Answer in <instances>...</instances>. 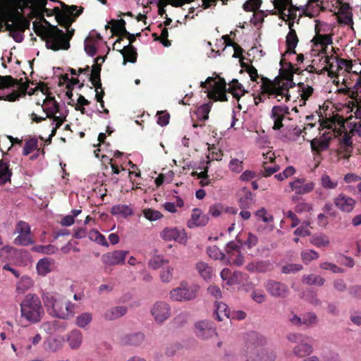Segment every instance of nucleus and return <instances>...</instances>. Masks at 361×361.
Masks as SVG:
<instances>
[{
    "label": "nucleus",
    "mask_w": 361,
    "mask_h": 361,
    "mask_svg": "<svg viewBox=\"0 0 361 361\" xmlns=\"http://www.w3.org/2000/svg\"><path fill=\"white\" fill-rule=\"evenodd\" d=\"M13 175L12 170L10 169L8 160L3 155L0 160V185H5L6 183H11V178Z\"/></svg>",
    "instance_id": "nucleus-27"
},
{
    "label": "nucleus",
    "mask_w": 361,
    "mask_h": 361,
    "mask_svg": "<svg viewBox=\"0 0 361 361\" xmlns=\"http://www.w3.org/2000/svg\"><path fill=\"white\" fill-rule=\"evenodd\" d=\"M262 85L260 89L262 90V93L267 94L269 97L277 98L280 96L281 98L286 97V102L290 99L289 94L290 88L295 86V83H290L285 81L281 78H275L274 80L262 76Z\"/></svg>",
    "instance_id": "nucleus-4"
},
{
    "label": "nucleus",
    "mask_w": 361,
    "mask_h": 361,
    "mask_svg": "<svg viewBox=\"0 0 361 361\" xmlns=\"http://www.w3.org/2000/svg\"><path fill=\"white\" fill-rule=\"evenodd\" d=\"M82 342V334L78 329L72 330L68 335V343L71 349H78Z\"/></svg>",
    "instance_id": "nucleus-35"
},
{
    "label": "nucleus",
    "mask_w": 361,
    "mask_h": 361,
    "mask_svg": "<svg viewBox=\"0 0 361 361\" xmlns=\"http://www.w3.org/2000/svg\"><path fill=\"white\" fill-rule=\"evenodd\" d=\"M302 262L307 264L311 261L319 258V255L317 252L313 250H305L301 252L300 254Z\"/></svg>",
    "instance_id": "nucleus-49"
},
{
    "label": "nucleus",
    "mask_w": 361,
    "mask_h": 361,
    "mask_svg": "<svg viewBox=\"0 0 361 361\" xmlns=\"http://www.w3.org/2000/svg\"><path fill=\"white\" fill-rule=\"evenodd\" d=\"M335 61L337 63V69L345 68L347 71L350 72L353 68V62L351 60L335 57Z\"/></svg>",
    "instance_id": "nucleus-62"
},
{
    "label": "nucleus",
    "mask_w": 361,
    "mask_h": 361,
    "mask_svg": "<svg viewBox=\"0 0 361 361\" xmlns=\"http://www.w3.org/2000/svg\"><path fill=\"white\" fill-rule=\"evenodd\" d=\"M123 56V65H126L127 62L135 63L137 61V51L132 44L124 46L122 49H117Z\"/></svg>",
    "instance_id": "nucleus-30"
},
{
    "label": "nucleus",
    "mask_w": 361,
    "mask_h": 361,
    "mask_svg": "<svg viewBox=\"0 0 361 361\" xmlns=\"http://www.w3.org/2000/svg\"><path fill=\"white\" fill-rule=\"evenodd\" d=\"M195 0H159L158 7L161 6L165 7L167 4H170L173 7H181L185 4H190Z\"/></svg>",
    "instance_id": "nucleus-54"
},
{
    "label": "nucleus",
    "mask_w": 361,
    "mask_h": 361,
    "mask_svg": "<svg viewBox=\"0 0 361 361\" xmlns=\"http://www.w3.org/2000/svg\"><path fill=\"white\" fill-rule=\"evenodd\" d=\"M319 184L324 189L335 190L338 185V181L337 179L332 178L326 173H324L321 176Z\"/></svg>",
    "instance_id": "nucleus-39"
},
{
    "label": "nucleus",
    "mask_w": 361,
    "mask_h": 361,
    "mask_svg": "<svg viewBox=\"0 0 361 361\" xmlns=\"http://www.w3.org/2000/svg\"><path fill=\"white\" fill-rule=\"evenodd\" d=\"M83 10V7L80 6L78 8L75 5L68 6L63 4V11L59 7H55L56 20L61 26L68 29L73 22L75 21V18L82 13Z\"/></svg>",
    "instance_id": "nucleus-7"
},
{
    "label": "nucleus",
    "mask_w": 361,
    "mask_h": 361,
    "mask_svg": "<svg viewBox=\"0 0 361 361\" xmlns=\"http://www.w3.org/2000/svg\"><path fill=\"white\" fill-rule=\"evenodd\" d=\"M54 259L49 257H44L39 260L36 265V269L39 275L45 276L53 270Z\"/></svg>",
    "instance_id": "nucleus-31"
},
{
    "label": "nucleus",
    "mask_w": 361,
    "mask_h": 361,
    "mask_svg": "<svg viewBox=\"0 0 361 361\" xmlns=\"http://www.w3.org/2000/svg\"><path fill=\"white\" fill-rule=\"evenodd\" d=\"M168 263L169 260L164 259L161 258L160 256H156L149 260V266L154 269H157L163 266L164 264Z\"/></svg>",
    "instance_id": "nucleus-63"
},
{
    "label": "nucleus",
    "mask_w": 361,
    "mask_h": 361,
    "mask_svg": "<svg viewBox=\"0 0 361 361\" xmlns=\"http://www.w3.org/2000/svg\"><path fill=\"white\" fill-rule=\"evenodd\" d=\"M32 250L35 252L43 253L45 255L54 254L58 248L54 245H37L32 247Z\"/></svg>",
    "instance_id": "nucleus-48"
},
{
    "label": "nucleus",
    "mask_w": 361,
    "mask_h": 361,
    "mask_svg": "<svg viewBox=\"0 0 361 361\" xmlns=\"http://www.w3.org/2000/svg\"><path fill=\"white\" fill-rule=\"evenodd\" d=\"M20 306L21 317L31 323L39 322L44 314L41 300L35 294L26 295Z\"/></svg>",
    "instance_id": "nucleus-3"
},
{
    "label": "nucleus",
    "mask_w": 361,
    "mask_h": 361,
    "mask_svg": "<svg viewBox=\"0 0 361 361\" xmlns=\"http://www.w3.org/2000/svg\"><path fill=\"white\" fill-rule=\"evenodd\" d=\"M160 236L165 241L175 240L183 245H185L188 241V236L185 230L176 227L165 228L161 232Z\"/></svg>",
    "instance_id": "nucleus-13"
},
{
    "label": "nucleus",
    "mask_w": 361,
    "mask_h": 361,
    "mask_svg": "<svg viewBox=\"0 0 361 361\" xmlns=\"http://www.w3.org/2000/svg\"><path fill=\"white\" fill-rule=\"evenodd\" d=\"M19 81H22V78L18 80L13 78L11 75H0V90L17 86Z\"/></svg>",
    "instance_id": "nucleus-43"
},
{
    "label": "nucleus",
    "mask_w": 361,
    "mask_h": 361,
    "mask_svg": "<svg viewBox=\"0 0 361 361\" xmlns=\"http://www.w3.org/2000/svg\"><path fill=\"white\" fill-rule=\"evenodd\" d=\"M2 18L5 20V24L9 23V25H18L25 23V22H30V20L25 18L17 8L5 13L2 12Z\"/></svg>",
    "instance_id": "nucleus-22"
},
{
    "label": "nucleus",
    "mask_w": 361,
    "mask_h": 361,
    "mask_svg": "<svg viewBox=\"0 0 361 361\" xmlns=\"http://www.w3.org/2000/svg\"><path fill=\"white\" fill-rule=\"evenodd\" d=\"M209 221V217L197 208L192 210L191 218L188 222L189 228H195L205 226Z\"/></svg>",
    "instance_id": "nucleus-25"
},
{
    "label": "nucleus",
    "mask_w": 361,
    "mask_h": 361,
    "mask_svg": "<svg viewBox=\"0 0 361 361\" xmlns=\"http://www.w3.org/2000/svg\"><path fill=\"white\" fill-rule=\"evenodd\" d=\"M85 51L90 56H94L97 54V49L92 39L87 38L85 40Z\"/></svg>",
    "instance_id": "nucleus-61"
},
{
    "label": "nucleus",
    "mask_w": 361,
    "mask_h": 361,
    "mask_svg": "<svg viewBox=\"0 0 361 361\" xmlns=\"http://www.w3.org/2000/svg\"><path fill=\"white\" fill-rule=\"evenodd\" d=\"M33 286L32 279L27 276L21 277L16 284V291L18 293H24Z\"/></svg>",
    "instance_id": "nucleus-41"
},
{
    "label": "nucleus",
    "mask_w": 361,
    "mask_h": 361,
    "mask_svg": "<svg viewBox=\"0 0 361 361\" xmlns=\"http://www.w3.org/2000/svg\"><path fill=\"white\" fill-rule=\"evenodd\" d=\"M7 4H15L22 10L23 8H30L32 16H39V11L47 16H56L54 8L49 9L46 8L48 0H3Z\"/></svg>",
    "instance_id": "nucleus-6"
},
{
    "label": "nucleus",
    "mask_w": 361,
    "mask_h": 361,
    "mask_svg": "<svg viewBox=\"0 0 361 361\" xmlns=\"http://www.w3.org/2000/svg\"><path fill=\"white\" fill-rule=\"evenodd\" d=\"M338 21L340 24L353 26V13L349 4H342L338 12Z\"/></svg>",
    "instance_id": "nucleus-23"
},
{
    "label": "nucleus",
    "mask_w": 361,
    "mask_h": 361,
    "mask_svg": "<svg viewBox=\"0 0 361 361\" xmlns=\"http://www.w3.org/2000/svg\"><path fill=\"white\" fill-rule=\"evenodd\" d=\"M264 288L269 294L274 298H283L289 293V288L286 284L274 280H268L264 283Z\"/></svg>",
    "instance_id": "nucleus-14"
},
{
    "label": "nucleus",
    "mask_w": 361,
    "mask_h": 361,
    "mask_svg": "<svg viewBox=\"0 0 361 361\" xmlns=\"http://www.w3.org/2000/svg\"><path fill=\"white\" fill-rule=\"evenodd\" d=\"M207 253L214 259L224 260L226 257L225 254L223 253L216 245L208 247L207 249Z\"/></svg>",
    "instance_id": "nucleus-52"
},
{
    "label": "nucleus",
    "mask_w": 361,
    "mask_h": 361,
    "mask_svg": "<svg viewBox=\"0 0 361 361\" xmlns=\"http://www.w3.org/2000/svg\"><path fill=\"white\" fill-rule=\"evenodd\" d=\"M239 206L241 209L249 208L253 202V195L251 191L244 187L238 192Z\"/></svg>",
    "instance_id": "nucleus-29"
},
{
    "label": "nucleus",
    "mask_w": 361,
    "mask_h": 361,
    "mask_svg": "<svg viewBox=\"0 0 361 361\" xmlns=\"http://www.w3.org/2000/svg\"><path fill=\"white\" fill-rule=\"evenodd\" d=\"M200 286L197 284H188L181 281L180 286L169 292L170 298L176 302H187L195 300L199 293Z\"/></svg>",
    "instance_id": "nucleus-5"
},
{
    "label": "nucleus",
    "mask_w": 361,
    "mask_h": 361,
    "mask_svg": "<svg viewBox=\"0 0 361 361\" xmlns=\"http://www.w3.org/2000/svg\"><path fill=\"white\" fill-rule=\"evenodd\" d=\"M298 87L299 91L301 92L300 97L304 101L307 100L313 94V87L310 85H305L303 82H299Z\"/></svg>",
    "instance_id": "nucleus-53"
},
{
    "label": "nucleus",
    "mask_w": 361,
    "mask_h": 361,
    "mask_svg": "<svg viewBox=\"0 0 361 361\" xmlns=\"http://www.w3.org/2000/svg\"><path fill=\"white\" fill-rule=\"evenodd\" d=\"M245 339V345L241 352V355L252 353V350L267 343L266 338L259 333L254 331L247 333Z\"/></svg>",
    "instance_id": "nucleus-10"
},
{
    "label": "nucleus",
    "mask_w": 361,
    "mask_h": 361,
    "mask_svg": "<svg viewBox=\"0 0 361 361\" xmlns=\"http://www.w3.org/2000/svg\"><path fill=\"white\" fill-rule=\"evenodd\" d=\"M195 327L196 336L202 339H208L216 334L215 327L209 321H200Z\"/></svg>",
    "instance_id": "nucleus-18"
},
{
    "label": "nucleus",
    "mask_w": 361,
    "mask_h": 361,
    "mask_svg": "<svg viewBox=\"0 0 361 361\" xmlns=\"http://www.w3.org/2000/svg\"><path fill=\"white\" fill-rule=\"evenodd\" d=\"M279 170V166L275 165L274 166H268L267 162H264L262 169L260 171V175L263 177H269Z\"/></svg>",
    "instance_id": "nucleus-59"
},
{
    "label": "nucleus",
    "mask_w": 361,
    "mask_h": 361,
    "mask_svg": "<svg viewBox=\"0 0 361 361\" xmlns=\"http://www.w3.org/2000/svg\"><path fill=\"white\" fill-rule=\"evenodd\" d=\"M128 254V251L115 250L104 254L102 256V261L104 264L113 266L124 264L125 259Z\"/></svg>",
    "instance_id": "nucleus-17"
},
{
    "label": "nucleus",
    "mask_w": 361,
    "mask_h": 361,
    "mask_svg": "<svg viewBox=\"0 0 361 361\" xmlns=\"http://www.w3.org/2000/svg\"><path fill=\"white\" fill-rule=\"evenodd\" d=\"M226 90V82L224 78H219L214 82L212 90L208 92L209 98H214L216 93Z\"/></svg>",
    "instance_id": "nucleus-42"
},
{
    "label": "nucleus",
    "mask_w": 361,
    "mask_h": 361,
    "mask_svg": "<svg viewBox=\"0 0 361 361\" xmlns=\"http://www.w3.org/2000/svg\"><path fill=\"white\" fill-rule=\"evenodd\" d=\"M262 0H247L243 4V9L245 11H254L259 8L262 5Z\"/></svg>",
    "instance_id": "nucleus-58"
},
{
    "label": "nucleus",
    "mask_w": 361,
    "mask_h": 361,
    "mask_svg": "<svg viewBox=\"0 0 361 361\" xmlns=\"http://www.w3.org/2000/svg\"><path fill=\"white\" fill-rule=\"evenodd\" d=\"M15 233H18L13 241L15 245L27 246L34 243V240L30 236V227L27 222L24 221H18L16 225Z\"/></svg>",
    "instance_id": "nucleus-9"
},
{
    "label": "nucleus",
    "mask_w": 361,
    "mask_h": 361,
    "mask_svg": "<svg viewBox=\"0 0 361 361\" xmlns=\"http://www.w3.org/2000/svg\"><path fill=\"white\" fill-rule=\"evenodd\" d=\"M127 312V309L124 306H117L107 310L104 314V317L106 320H114L123 316Z\"/></svg>",
    "instance_id": "nucleus-36"
},
{
    "label": "nucleus",
    "mask_w": 361,
    "mask_h": 361,
    "mask_svg": "<svg viewBox=\"0 0 361 361\" xmlns=\"http://www.w3.org/2000/svg\"><path fill=\"white\" fill-rule=\"evenodd\" d=\"M228 166L231 171L240 173L243 169V162L238 159L233 158L230 161Z\"/></svg>",
    "instance_id": "nucleus-64"
},
{
    "label": "nucleus",
    "mask_w": 361,
    "mask_h": 361,
    "mask_svg": "<svg viewBox=\"0 0 361 361\" xmlns=\"http://www.w3.org/2000/svg\"><path fill=\"white\" fill-rule=\"evenodd\" d=\"M44 305L51 309L54 314L61 319H68L75 314V305L59 294L46 293L43 296Z\"/></svg>",
    "instance_id": "nucleus-2"
},
{
    "label": "nucleus",
    "mask_w": 361,
    "mask_h": 361,
    "mask_svg": "<svg viewBox=\"0 0 361 361\" xmlns=\"http://www.w3.org/2000/svg\"><path fill=\"white\" fill-rule=\"evenodd\" d=\"M30 22H25L23 24L15 25L5 24V30L9 32V35L12 37L16 42H21L23 39V32L30 27Z\"/></svg>",
    "instance_id": "nucleus-21"
},
{
    "label": "nucleus",
    "mask_w": 361,
    "mask_h": 361,
    "mask_svg": "<svg viewBox=\"0 0 361 361\" xmlns=\"http://www.w3.org/2000/svg\"><path fill=\"white\" fill-rule=\"evenodd\" d=\"M344 93L355 100L357 104L355 114L361 118V78H358L353 88H347Z\"/></svg>",
    "instance_id": "nucleus-19"
},
{
    "label": "nucleus",
    "mask_w": 361,
    "mask_h": 361,
    "mask_svg": "<svg viewBox=\"0 0 361 361\" xmlns=\"http://www.w3.org/2000/svg\"><path fill=\"white\" fill-rule=\"evenodd\" d=\"M290 114L289 107L285 105L274 106L271 111L270 118L274 121L272 127L274 130H280L284 126L283 121L288 119L290 120L288 115Z\"/></svg>",
    "instance_id": "nucleus-11"
},
{
    "label": "nucleus",
    "mask_w": 361,
    "mask_h": 361,
    "mask_svg": "<svg viewBox=\"0 0 361 361\" xmlns=\"http://www.w3.org/2000/svg\"><path fill=\"white\" fill-rule=\"evenodd\" d=\"M211 110V106L209 104H204L200 106L196 111H195V114L196 115L197 118L200 121H205L209 118V114Z\"/></svg>",
    "instance_id": "nucleus-44"
},
{
    "label": "nucleus",
    "mask_w": 361,
    "mask_h": 361,
    "mask_svg": "<svg viewBox=\"0 0 361 361\" xmlns=\"http://www.w3.org/2000/svg\"><path fill=\"white\" fill-rule=\"evenodd\" d=\"M43 111L46 113V117L51 118L59 112V104L57 102L43 107Z\"/></svg>",
    "instance_id": "nucleus-57"
},
{
    "label": "nucleus",
    "mask_w": 361,
    "mask_h": 361,
    "mask_svg": "<svg viewBox=\"0 0 361 361\" xmlns=\"http://www.w3.org/2000/svg\"><path fill=\"white\" fill-rule=\"evenodd\" d=\"M243 361H275V352L267 348H257L248 354L240 355Z\"/></svg>",
    "instance_id": "nucleus-12"
},
{
    "label": "nucleus",
    "mask_w": 361,
    "mask_h": 361,
    "mask_svg": "<svg viewBox=\"0 0 361 361\" xmlns=\"http://www.w3.org/2000/svg\"><path fill=\"white\" fill-rule=\"evenodd\" d=\"M215 310L214 311L213 316L218 321H223L224 318L228 319L230 317V310L226 304L216 302L214 304Z\"/></svg>",
    "instance_id": "nucleus-34"
},
{
    "label": "nucleus",
    "mask_w": 361,
    "mask_h": 361,
    "mask_svg": "<svg viewBox=\"0 0 361 361\" xmlns=\"http://www.w3.org/2000/svg\"><path fill=\"white\" fill-rule=\"evenodd\" d=\"M290 191H294L297 195H305L312 192L315 186V184L310 181L305 183L304 178H297L295 180L289 183Z\"/></svg>",
    "instance_id": "nucleus-20"
},
{
    "label": "nucleus",
    "mask_w": 361,
    "mask_h": 361,
    "mask_svg": "<svg viewBox=\"0 0 361 361\" xmlns=\"http://www.w3.org/2000/svg\"><path fill=\"white\" fill-rule=\"evenodd\" d=\"M226 92L231 93L233 98L238 100V108L240 110H242L243 107L239 103V101L240 97L247 92L243 85L240 84L237 79H233L230 83H228V87H226Z\"/></svg>",
    "instance_id": "nucleus-24"
},
{
    "label": "nucleus",
    "mask_w": 361,
    "mask_h": 361,
    "mask_svg": "<svg viewBox=\"0 0 361 361\" xmlns=\"http://www.w3.org/2000/svg\"><path fill=\"white\" fill-rule=\"evenodd\" d=\"M312 42H314L315 46H317L318 44H320L323 49L322 51L326 54L327 45L331 44L333 43L332 38L329 35H321V34H316L314 37Z\"/></svg>",
    "instance_id": "nucleus-40"
},
{
    "label": "nucleus",
    "mask_w": 361,
    "mask_h": 361,
    "mask_svg": "<svg viewBox=\"0 0 361 361\" xmlns=\"http://www.w3.org/2000/svg\"><path fill=\"white\" fill-rule=\"evenodd\" d=\"M144 339V334L137 332L124 336L121 339V342L123 345L137 346L143 342Z\"/></svg>",
    "instance_id": "nucleus-33"
},
{
    "label": "nucleus",
    "mask_w": 361,
    "mask_h": 361,
    "mask_svg": "<svg viewBox=\"0 0 361 361\" xmlns=\"http://www.w3.org/2000/svg\"><path fill=\"white\" fill-rule=\"evenodd\" d=\"M37 139L36 137H30L26 140L23 150V154L27 156L32 151L37 149Z\"/></svg>",
    "instance_id": "nucleus-51"
},
{
    "label": "nucleus",
    "mask_w": 361,
    "mask_h": 361,
    "mask_svg": "<svg viewBox=\"0 0 361 361\" xmlns=\"http://www.w3.org/2000/svg\"><path fill=\"white\" fill-rule=\"evenodd\" d=\"M39 21L32 23V29L37 36L46 42V47L53 51L68 50L70 47L68 39H65V33L56 25H51L39 11V16H32Z\"/></svg>",
    "instance_id": "nucleus-1"
},
{
    "label": "nucleus",
    "mask_w": 361,
    "mask_h": 361,
    "mask_svg": "<svg viewBox=\"0 0 361 361\" xmlns=\"http://www.w3.org/2000/svg\"><path fill=\"white\" fill-rule=\"evenodd\" d=\"M151 312L157 322L162 323L170 317L171 308L167 303L160 301L154 305Z\"/></svg>",
    "instance_id": "nucleus-16"
},
{
    "label": "nucleus",
    "mask_w": 361,
    "mask_h": 361,
    "mask_svg": "<svg viewBox=\"0 0 361 361\" xmlns=\"http://www.w3.org/2000/svg\"><path fill=\"white\" fill-rule=\"evenodd\" d=\"M88 237L91 240L94 241L101 245L106 246V247L109 246V243H108L105 236L104 235H102V233H100L97 230L93 229V230L90 231L89 233Z\"/></svg>",
    "instance_id": "nucleus-46"
},
{
    "label": "nucleus",
    "mask_w": 361,
    "mask_h": 361,
    "mask_svg": "<svg viewBox=\"0 0 361 361\" xmlns=\"http://www.w3.org/2000/svg\"><path fill=\"white\" fill-rule=\"evenodd\" d=\"M280 63L282 66V68L280 69V75L276 78H281L290 83H295L293 82V75L297 73V72L295 71L293 63L285 62V65H283V60H281Z\"/></svg>",
    "instance_id": "nucleus-28"
},
{
    "label": "nucleus",
    "mask_w": 361,
    "mask_h": 361,
    "mask_svg": "<svg viewBox=\"0 0 361 361\" xmlns=\"http://www.w3.org/2000/svg\"><path fill=\"white\" fill-rule=\"evenodd\" d=\"M92 319V314L85 312L76 317L75 324L80 328H85Z\"/></svg>",
    "instance_id": "nucleus-50"
},
{
    "label": "nucleus",
    "mask_w": 361,
    "mask_h": 361,
    "mask_svg": "<svg viewBox=\"0 0 361 361\" xmlns=\"http://www.w3.org/2000/svg\"><path fill=\"white\" fill-rule=\"evenodd\" d=\"M287 338L292 343H298L293 349V353L298 357H304L313 352V348L306 342V336L292 333L287 336Z\"/></svg>",
    "instance_id": "nucleus-8"
},
{
    "label": "nucleus",
    "mask_w": 361,
    "mask_h": 361,
    "mask_svg": "<svg viewBox=\"0 0 361 361\" xmlns=\"http://www.w3.org/2000/svg\"><path fill=\"white\" fill-rule=\"evenodd\" d=\"M299 42L296 32L294 29L289 31L286 37V44L287 47L286 54H296L295 47Z\"/></svg>",
    "instance_id": "nucleus-32"
},
{
    "label": "nucleus",
    "mask_w": 361,
    "mask_h": 361,
    "mask_svg": "<svg viewBox=\"0 0 361 361\" xmlns=\"http://www.w3.org/2000/svg\"><path fill=\"white\" fill-rule=\"evenodd\" d=\"M310 243L317 247H321L327 246L330 242L326 235L320 234L312 236L310 239Z\"/></svg>",
    "instance_id": "nucleus-47"
},
{
    "label": "nucleus",
    "mask_w": 361,
    "mask_h": 361,
    "mask_svg": "<svg viewBox=\"0 0 361 361\" xmlns=\"http://www.w3.org/2000/svg\"><path fill=\"white\" fill-rule=\"evenodd\" d=\"M331 137H325L324 135L320 138H314L310 142L311 149L314 154H319L322 152L326 151L329 147Z\"/></svg>",
    "instance_id": "nucleus-26"
},
{
    "label": "nucleus",
    "mask_w": 361,
    "mask_h": 361,
    "mask_svg": "<svg viewBox=\"0 0 361 361\" xmlns=\"http://www.w3.org/2000/svg\"><path fill=\"white\" fill-rule=\"evenodd\" d=\"M111 213L114 216L126 218L133 214V209L126 204H116L112 207Z\"/></svg>",
    "instance_id": "nucleus-37"
},
{
    "label": "nucleus",
    "mask_w": 361,
    "mask_h": 361,
    "mask_svg": "<svg viewBox=\"0 0 361 361\" xmlns=\"http://www.w3.org/2000/svg\"><path fill=\"white\" fill-rule=\"evenodd\" d=\"M195 268L198 274L205 281L209 280L212 278L213 268L211 266H209L207 263L204 262H199L196 264Z\"/></svg>",
    "instance_id": "nucleus-38"
},
{
    "label": "nucleus",
    "mask_w": 361,
    "mask_h": 361,
    "mask_svg": "<svg viewBox=\"0 0 361 361\" xmlns=\"http://www.w3.org/2000/svg\"><path fill=\"white\" fill-rule=\"evenodd\" d=\"M325 279L320 276L315 274L305 275L302 278V282L309 286H322L324 285Z\"/></svg>",
    "instance_id": "nucleus-45"
},
{
    "label": "nucleus",
    "mask_w": 361,
    "mask_h": 361,
    "mask_svg": "<svg viewBox=\"0 0 361 361\" xmlns=\"http://www.w3.org/2000/svg\"><path fill=\"white\" fill-rule=\"evenodd\" d=\"M143 214L147 219L151 221L160 219L163 216L160 212L152 209H144Z\"/></svg>",
    "instance_id": "nucleus-60"
},
{
    "label": "nucleus",
    "mask_w": 361,
    "mask_h": 361,
    "mask_svg": "<svg viewBox=\"0 0 361 361\" xmlns=\"http://www.w3.org/2000/svg\"><path fill=\"white\" fill-rule=\"evenodd\" d=\"M173 268L164 267L160 271V279L164 283H169L173 279Z\"/></svg>",
    "instance_id": "nucleus-55"
},
{
    "label": "nucleus",
    "mask_w": 361,
    "mask_h": 361,
    "mask_svg": "<svg viewBox=\"0 0 361 361\" xmlns=\"http://www.w3.org/2000/svg\"><path fill=\"white\" fill-rule=\"evenodd\" d=\"M356 200L343 192L334 198V204L341 212L350 213L356 205Z\"/></svg>",
    "instance_id": "nucleus-15"
},
{
    "label": "nucleus",
    "mask_w": 361,
    "mask_h": 361,
    "mask_svg": "<svg viewBox=\"0 0 361 361\" xmlns=\"http://www.w3.org/2000/svg\"><path fill=\"white\" fill-rule=\"evenodd\" d=\"M257 272L266 273L273 270V264L269 260L257 261Z\"/></svg>",
    "instance_id": "nucleus-56"
}]
</instances>
